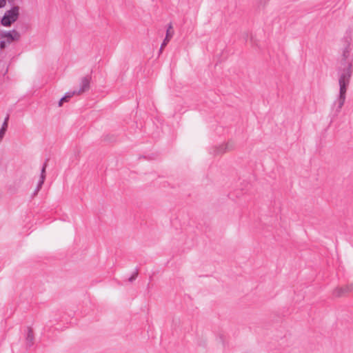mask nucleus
Instances as JSON below:
<instances>
[{
  "label": "nucleus",
  "instance_id": "7",
  "mask_svg": "<svg viewBox=\"0 0 353 353\" xmlns=\"http://www.w3.org/2000/svg\"><path fill=\"white\" fill-rule=\"evenodd\" d=\"M34 343V335L30 328L28 329V333L26 336V344L28 346H32Z\"/></svg>",
  "mask_w": 353,
  "mask_h": 353
},
{
  "label": "nucleus",
  "instance_id": "12",
  "mask_svg": "<svg viewBox=\"0 0 353 353\" xmlns=\"http://www.w3.org/2000/svg\"><path fill=\"white\" fill-rule=\"evenodd\" d=\"M346 292H353V283L345 287Z\"/></svg>",
  "mask_w": 353,
  "mask_h": 353
},
{
  "label": "nucleus",
  "instance_id": "8",
  "mask_svg": "<svg viewBox=\"0 0 353 353\" xmlns=\"http://www.w3.org/2000/svg\"><path fill=\"white\" fill-rule=\"evenodd\" d=\"M345 293H346L345 288H336L334 291V295L336 296H341L343 295Z\"/></svg>",
  "mask_w": 353,
  "mask_h": 353
},
{
  "label": "nucleus",
  "instance_id": "1",
  "mask_svg": "<svg viewBox=\"0 0 353 353\" xmlns=\"http://www.w3.org/2000/svg\"><path fill=\"white\" fill-rule=\"evenodd\" d=\"M352 73L353 46H352L348 41H346L345 45L342 50L341 67L339 70V93L332 105V110L336 116L341 112L345 103L347 88L350 84Z\"/></svg>",
  "mask_w": 353,
  "mask_h": 353
},
{
  "label": "nucleus",
  "instance_id": "3",
  "mask_svg": "<svg viewBox=\"0 0 353 353\" xmlns=\"http://www.w3.org/2000/svg\"><path fill=\"white\" fill-rule=\"evenodd\" d=\"M91 77L90 76H85L83 77L80 83V88L77 90V94H81L85 91L88 90L90 88Z\"/></svg>",
  "mask_w": 353,
  "mask_h": 353
},
{
  "label": "nucleus",
  "instance_id": "15",
  "mask_svg": "<svg viewBox=\"0 0 353 353\" xmlns=\"http://www.w3.org/2000/svg\"><path fill=\"white\" fill-rule=\"evenodd\" d=\"M6 4V0H0V8L3 7Z\"/></svg>",
  "mask_w": 353,
  "mask_h": 353
},
{
  "label": "nucleus",
  "instance_id": "14",
  "mask_svg": "<svg viewBox=\"0 0 353 353\" xmlns=\"http://www.w3.org/2000/svg\"><path fill=\"white\" fill-rule=\"evenodd\" d=\"M1 128L2 129H4L5 130H7V128H8V123L6 122H4L2 124V126H1Z\"/></svg>",
  "mask_w": 353,
  "mask_h": 353
},
{
  "label": "nucleus",
  "instance_id": "16",
  "mask_svg": "<svg viewBox=\"0 0 353 353\" xmlns=\"http://www.w3.org/2000/svg\"><path fill=\"white\" fill-rule=\"evenodd\" d=\"M63 101H65V100H62V98H61V99H60V101H59V106H61V105H62V104H63Z\"/></svg>",
  "mask_w": 353,
  "mask_h": 353
},
{
  "label": "nucleus",
  "instance_id": "2",
  "mask_svg": "<svg viewBox=\"0 0 353 353\" xmlns=\"http://www.w3.org/2000/svg\"><path fill=\"white\" fill-rule=\"evenodd\" d=\"M19 14V8L18 6H13L9 10H7L3 18L1 19V24L5 27H9L12 23L15 22Z\"/></svg>",
  "mask_w": 353,
  "mask_h": 353
},
{
  "label": "nucleus",
  "instance_id": "17",
  "mask_svg": "<svg viewBox=\"0 0 353 353\" xmlns=\"http://www.w3.org/2000/svg\"><path fill=\"white\" fill-rule=\"evenodd\" d=\"M8 119H9V116L7 115V117L5 118L4 122L8 123Z\"/></svg>",
  "mask_w": 353,
  "mask_h": 353
},
{
  "label": "nucleus",
  "instance_id": "5",
  "mask_svg": "<svg viewBox=\"0 0 353 353\" xmlns=\"http://www.w3.org/2000/svg\"><path fill=\"white\" fill-rule=\"evenodd\" d=\"M46 163H45L42 167V169H41V176H40V179L38 182V184H37V186L36 188V189L34 190V192L33 193V195L35 196L37 194V193L39 192V191L40 190V189L41 188L43 183H44V180L46 179Z\"/></svg>",
  "mask_w": 353,
  "mask_h": 353
},
{
  "label": "nucleus",
  "instance_id": "13",
  "mask_svg": "<svg viewBox=\"0 0 353 353\" xmlns=\"http://www.w3.org/2000/svg\"><path fill=\"white\" fill-rule=\"evenodd\" d=\"M6 130H5L4 129H2V128L0 129V141L3 138V137L6 134Z\"/></svg>",
  "mask_w": 353,
  "mask_h": 353
},
{
  "label": "nucleus",
  "instance_id": "10",
  "mask_svg": "<svg viewBox=\"0 0 353 353\" xmlns=\"http://www.w3.org/2000/svg\"><path fill=\"white\" fill-rule=\"evenodd\" d=\"M227 150H228V145L221 146L220 148L218 150L217 153L219 154V153L225 152Z\"/></svg>",
  "mask_w": 353,
  "mask_h": 353
},
{
  "label": "nucleus",
  "instance_id": "6",
  "mask_svg": "<svg viewBox=\"0 0 353 353\" xmlns=\"http://www.w3.org/2000/svg\"><path fill=\"white\" fill-rule=\"evenodd\" d=\"M172 29V26L171 23L169 24L167 31H166V36H165V39L161 46L160 51L163 50V48L168 44L169 41L170 40L171 37H172L173 32H171V30Z\"/></svg>",
  "mask_w": 353,
  "mask_h": 353
},
{
  "label": "nucleus",
  "instance_id": "11",
  "mask_svg": "<svg viewBox=\"0 0 353 353\" xmlns=\"http://www.w3.org/2000/svg\"><path fill=\"white\" fill-rule=\"evenodd\" d=\"M137 274H138V271L136 270L133 274L129 278V281L130 282H132L137 276Z\"/></svg>",
  "mask_w": 353,
  "mask_h": 353
},
{
  "label": "nucleus",
  "instance_id": "4",
  "mask_svg": "<svg viewBox=\"0 0 353 353\" xmlns=\"http://www.w3.org/2000/svg\"><path fill=\"white\" fill-rule=\"evenodd\" d=\"M2 37L6 39V41L10 43L14 41H17L20 38V34L15 30L11 31L4 32Z\"/></svg>",
  "mask_w": 353,
  "mask_h": 353
},
{
  "label": "nucleus",
  "instance_id": "9",
  "mask_svg": "<svg viewBox=\"0 0 353 353\" xmlns=\"http://www.w3.org/2000/svg\"><path fill=\"white\" fill-rule=\"evenodd\" d=\"M75 94H77V90L68 92L65 93V96L62 97V100L68 101V99L71 98L72 96Z\"/></svg>",
  "mask_w": 353,
  "mask_h": 353
}]
</instances>
